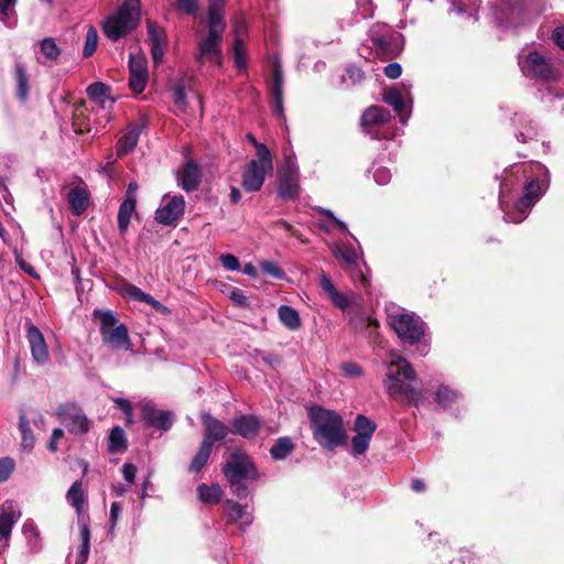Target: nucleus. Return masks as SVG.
<instances>
[{"mask_svg": "<svg viewBox=\"0 0 564 564\" xmlns=\"http://www.w3.org/2000/svg\"><path fill=\"white\" fill-rule=\"evenodd\" d=\"M525 175V167L521 164L506 169L500 180L499 206L503 213L506 223L520 224L529 215L531 208L543 196L545 189L535 178L524 182L523 194L514 203H511L510 194L517 188Z\"/></svg>", "mask_w": 564, "mask_h": 564, "instance_id": "f257e3e1", "label": "nucleus"}, {"mask_svg": "<svg viewBox=\"0 0 564 564\" xmlns=\"http://www.w3.org/2000/svg\"><path fill=\"white\" fill-rule=\"evenodd\" d=\"M383 386L388 394L403 404H413L419 408L424 395L417 388V377L411 364L398 355H392L387 366Z\"/></svg>", "mask_w": 564, "mask_h": 564, "instance_id": "f03ea898", "label": "nucleus"}, {"mask_svg": "<svg viewBox=\"0 0 564 564\" xmlns=\"http://www.w3.org/2000/svg\"><path fill=\"white\" fill-rule=\"evenodd\" d=\"M519 66L527 77L541 79L539 91L541 100L547 106H555L564 99V88L557 82V70L551 59L538 51H530L519 55Z\"/></svg>", "mask_w": 564, "mask_h": 564, "instance_id": "7ed1b4c3", "label": "nucleus"}, {"mask_svg": "<svg viewBox=\"0 0 564 564\" xmlns=\"http://www.w3.org/2000/svg\"><path fill=\"white\" fill-rule=\"evenodd\" d=\"M223 473L229 484L231 494L238 499L248 498L252 491L249 481L260 479V473L251 457L241 449L230 453L228 462L223 467Z\"/></svg>", "mask_w": 564, "mask_h": 564, "instance_id": "20e7f679", "label": "nucleus"}, {"mask_svg": "<svg viewBox=\"0 0 564 564\" xmlns=\"http://www.w3.org/2000/svg\"><path fill=\"white\" fill-rule=\"evenodd\" d=\"M314 440L325 449L334 451L347 441V433L341 416L335 411L321 406L310 412Z\"/></svg>", "mask_w": 564, "mask_h": 564, "instance_id": "39448f33", "label": "nucleus"}, {"mask_svg": "<svg viewBox=\"0 0 564 564\" xmlns=\"http://www.w3.org/2000/svg\"><path fill=\"white\" fill-rule=\"evenodd\" d=\"M319 286L333 305L346 313L349 324L356 330L378 326L377 321L367 315L360 306H352L354 294L339 292L325 272L319 276Z\"/></svg>", "mask_w": 564, "mask_h": 564, "instance_id": "423d86ee", "label": "nucleus"}, {"mask_svg": "<svg viewBox=\"0 0 564 564\" xmlns=\"http://www.w3.org/2000/svg\"><path fill=\"white\" fill-rule=\"evenodd\" d=\"M140 0H126L116 12L106 18L102 24L105 35L118 41L135 26L134 17H139Z\"/></svg>", "mask_w": 564, "mask_h": 564, "instance_id": "0eeeda50", "label": "nucleus"}, {"mask_svg": "<svg viewBox=\"0 0 564 564\" xmlns=\"http://www.w3.org/2000/svg\"><path fill=\"white\" fill-rule=\"evenodd\" d=\"M389 324L403 344L414 345L425 335L426 324L412 312L398 308L388 314Z\"/></svg>", "mask_w": 564, "mask_h": 564, "instance_id": "6e6552de", "label": "nucleus"}, {"mask_svg": "<svg viewBox=\"0 0 564 564\" xmlns=\"http://www.w3.org/2000/svg\"><path fill=\"white\" fill-rule=\"evenodd\" d=\"M371 47L384 58L397 57L403 48V36L387 24L376 23L368 32Z\"/></svg>", "mask_w": 564, "mask_h": 564, "instance_id": "1a4fd4ad", "label": "nucleus"}, {"mask_svg": "<svg viewBox=\"0 0 564 564\" xmlns=\"http://www.w3.org/2000/svg\"><path fill=\"white\" fill-rule=\"evenodd\" d=\"M411 88L412 84L409 80H403L400 85L387 88L382 95L383 101L392 107L402 124L406 123L412 111Z\"/></svg>", "mask_w": 564, "mask_h": 564, "instance_id": "9d476101", "label": "nucleus"}, {"mask_svg": "<svg viewBox=\"0 0 564 564\" xmlns=\"http://www.w3.org/2000/svg\"><path fill=\"white\" fill-rule=\"evenodd\" d=\"M57 417L70 434L84 435L89 431L90 422L77 403H63L57 408Z\"/></svg>", "mask_w": 564, "mask_h": 564, "instance_id": "9b49d317", "label": "nucleus"}, {"mask_svg": "<svg viewBox=\"0 0 564 564\" xmlns=\"http://www.w3.org/2000/svg\"><path fill=\"white\" fill-rule=\"evenodd\" d=\"M272 171V158H269L268 161H261L259 158L252 159L245 167L241 186L246 192H258L263 186L267 174Z\"/></svg>", "mask_w": 564, "mask_h": 564, "instance_id": "f8f14e48", "label": "nucleus"}, {"mask_svg": "<svg viewBox=\"0 0 564 564\" xmlns=\"http://www.w3.org/2000/svg\"><path fill=\"white\" fill-rule=\"evenodd\" d=\"M223 507L227 524H236L241 533L247 532V530L252 525L254 520V509L251 505H242L236 500L226 499L223 502Z\"/></svg>", "mask_w": 564, "mask_h": 564, "instance_id": "ddd939ff", "label": "nucleus"}, {"mask_svg": "<svg viewBox=\"0 0 564 564\" xmlns=\"http://www.w3.org/2000/svg\"><path fill=\"white\" fill-rule=\"evenodd\" d=\"M377 424L366 415L358 414L355 420L356 435L351 440L350 454L355 457L362 455L369 448Z\"/></svg>", "mask_w": 564, "mask_h": 564, "instance_id": "4468645a", "label": "nucleus"}, {"mask_svg": "<svg viewBox=\"0 0 564 564\" xmlns=\"http://www.w3.org/2000/svg\"><path fill=\"white\" fill-rule=\"evenodd\" d=\"M25 330L33 361L37 366H45L50 360V351L44 335L31 321L25 322Z\"/></svg>", "mask_w": 564, "mask_h": 564, "instance_id": "2eb2a0df", "label": "nucleus"}, {"mask_svg": "<svg viewBox=\"0 0 564 564\" xmlns=\"http://www.w3.org/2000/svg\"><path fill=\"white\" fill-rule=\"evenodd\" d=\"M511 122L514 128V138L521 143L536 140L542 132V126L524 113H514V117L511 118Z\"/></svg>", "mask_w": 564, "mask_h": 564, "instance_id": "dca6fc26", "label": "nucleus"}, {"mask_svg": "<svg viewBox=\"0 0 564 564\" xmlns=\"http://www.w3.org/2000/svg\"><path fill=\"white\" fill-rule=\"evenodd\" d=\"M147 32L151 46L153 63L158 66L162 64L167 47V35L163 28L159 26L152 20L147 21Z\"/></svg>", "mask_w": 564, "mask_h": 564, "instance_id": "f3484780", "label": "nucleus"}, {"mask_svg": "<svg viewBox=\"0 0 564 564\" xmlns=\"http://www.w3.org/2000/svg\"><path fill=\"white\" fill-rule=\"evenodd\" d=\"M185 212V199L182 195L172 196L167 203L155 212V220L162 225H175Z\"/></svg>", "mask_w": 564, "mask_h": 564, "instance_id": "a211bd4d", "label": "nucleus"}, {"mask_svg": "<svg viewBox=\"0 0 564 564\" xmlns=\"http://www.w3.org/2000/svg\"><path fill=\"white\" fill-rule=\"evenodd\" d=\"M221 42L223 34L208 32L206 37L198 43L195 54L197 62L204 63L205 61H210L219 63L221 59Z\"/></svg>", "mask_w": 564, "mask_h": 564, "instance_id": "6ab92c4d", "label": "nucleus"}, {"mask_svg": "<svg viewBox=\"0 0 564 564\" xmlns=\"http://www.w3.org/2000/svg\"><path fill=\"white\" fill-rule=\"evenodd\" d=\"M129 87L135 94L145 89L148 83L147 59L142 55L130 54L129 56Z\"/></svg>", "mask_w": 564, "mask_h": 564, "instance_id": "aec40b11", "label": "nucleus"}, {"mask_svg": "<svg viewBox=\"0 0 564 564\" xmlns=\"http://www.w3.org/2000/svg\"><path fill=\"white\" fill-rule=\"evenodd\" d=\"M283 87H284V75L279 61L273 63L272 82L269 85L270 95L272 97V112L278 118H284V106H283Z\"/></svg>", "mask_w": 564, "mask_h": 564, "instance_id": "412c9836", "label": "nucleus"}, {"mask_svg": "<svg viewBox=\"0 0 564 564\" xmlns=\"http://www.w3.org/2000/svg\"><path fill=\"white\" fill-rule=\"evenodd\" d=\"M174 419L171 411L159 410L150 403L142 405V420L148 427L167 431L172 427Z\"/></svg>", "mask_w": 564, "mask_h": 564, "instance_id": "4be33fe9", "label": "nucleus"}, {"mask_svg": "<svg viewBox=\"0 0 564 564\" xmlns=\"http://www.w3.org/2000/svg\"><path fill=\"white\" fill-rule=\"evenodd\" d=\"M200 419L204 425L203 442L207 443L212 447L216 442H223L231 432V429L228 425L209 413H203Z\"/></svg>", "mask_w": 564, "mask_h": 564, "instance_id": "5701e85b", "label": "nucleus"}, {"mask_svg": "<svg viewBox=\"0 0 564 564\" xmlns=\"http://www.w3.org/2000/svg\"><path fill=\"white\" fill-rule=\"evenodd\" d=\"M231 433L239 435L247 440H252L258 436L262 426L261 420L253 414H241L236 416L230 422Z\"/></svg>", "mask_w": 564, "mask_h": 564, "instance_id": "b1692460", "label": "nucleus"}, {"mask_svg": "<svg viewBox=\"0 0 564 564\" xmlns=\"http://www.w3.org/2000/svg\"><path fill=\"white\" fill-rule=\"evenodd\" d=\"M202 172L198 163L193 159L188 160L178 173V186L186 193H191L198 188Z\"/></svg>", "mask_w": 564, "mask_h": 564, "instance_id": "393cba45", "label": "nucleus"}, {"mask_svg": "<svg viewBox=\"0 0 564 564\" xmlns=\"http://www.w3.org/2000/svg\"><path fill=\"white\" fill-rule=\"evenodd\" d=\"M21 518V511L13 501L7 500L0 508V536L8 539L13 525Z\"/></svg>", "mask_w": 564, "mask_h": 564, "instance_id": "a878e982", "label": "nucleus"}, {"mask_svg": "<svg viewBox=\"0 0 564 564\" xmlns=\"http://www.w3.org/2000/svg\"><path fill=\"white\" fill-rule=\"evenodd\" d=\"M66 501L75 509L78 518L87 516V495L83 489L82 480H76L72 484L66 492Z\"/></svg>", "mask_w": 564, "mask_h": 564, "instance_id": "bb28decb", "label": "nucleus"}, {"mask_svg": "<svg viewBox=\"0 0 564 564\" xmlns=\"http://www.w3.org/2000/svg\"><path fill=\"white\" fill-rule=\"evenodd\" d=\"M279 195L283 199H294L299 196L297 172L289 166L282 174L279 183Z\"/></svg>", "mask_w": 564, "mask_h": 564, "instance_id": "cd10ccee", "label": "nucleus"}, {"mask_svg": "<svg viewBox=\"0 0 564 564\" xmlns=\"http://www.w3.org/2000/svg\"><path fill=\"white\" fill-rule=\"evenodd\" d=\"M101 337L104 343L113 349L130 348L128 328L123 324L117 325L116 327L109 329L102 334Z\"/></svg>", "mask_w": 564, "mask_h": 564, "instance_id": "c85d7f7f", "label": "nucleus"}, {"mask_svg": "<svg viewBox=\"0 0 564 564\" xmlns=\"http://www.w3.org/2000/svg\"><path fill=\"white\" fill-rule=\"evenodd\" d=\"M464 399V394L449 386L442 384L435 392V402L444 410H452Z\"/></svg>", "mask_w": 564, "mask_h": 564, "instance_id": "c756f323", "label": "nucleus"}, {"mask_svg": "<svg viewBox=\"0 0 564 564\" xmlns=\"http://www.w3.org/2000/svg\"><path fill=\"white\" fill-rule=\"evenodd\" d=\"M142 127L138 124H130L127 132L117 142V154L118 156H124L138 144L139 137L141 134Z\"/></svg>", "mask_w": 564, "mask_h": 564, "instance_id": "7c9ffc66", "label": "nucleus"}, {"mask_svg": "<svg viewBox=\"0 0 564 564\" xmlns=\"http://www.w3.org/2000/svg\"><path fill=\"white\" fill-rule=\"evenodd\" d=\"M123 294L133 301H139L149 304L152 308H154L156 312L165 313L167 312V307L164 306L161 302L155 300L152 295L143 292L141 289L133 284H126L123 286Z\"/></svg>", "mask_w": 564, "mask_h": 564, "instance_id": "2f4dec72", "label": "nucleus"}, {"mask_svg": "<svg viewBox=\"0 0 564 564\" xmlns=\"http://www.w3.org/2000/svg\"><path fill=\"white\" fill-rule=\"evenodd\" d=\"M390 111L381 106L368 107L361 116V124L365 128L380 126L390 120Z\"/></svg>", "mask_w": 564, "mask_h": 564, "instance_id": "473e14b6", "label": "nucleus"}, {"mask_svg": "<svg viewBox=\"0 0 564 564\" xmlns=\"http://www.w3.org/2000/svg\"><path fill=\"white\" fill-rule=\"evenodd\" d=\"M88 97L98 102L102 108L113 105L115 99L110 97V87L101 82L90 84L87 89Z\"/></svg>", "mask_w": 564, "mask_h": 564, "instance_id": "72a5a7b5", "label": "nucleus"}, {"mask_svg": "<svg viewBox=\"0 0 564 564\" xmlns=\"http://www.w3.org/2000/svg\"><path fill=\"white\" fill-rule=\"evenodd\" d=\"M68 204L74 215H82L89 203V195L83 187H73L67 194Z\"/></svg>", "mask_w": 564, "mask_h": 564, "instance_id": "f704fd0d", "label": "nucleus"}, {"mask_svg": "<svg viewBox=\"0 0 564 564\" xmlns=\"http://www.w3.org/2000/svg\"><path fill=\"white\" fill-rule=\"evenodd\" d=\"M14 77L17 86V97L21 102H25L29 98L30 84L26 68L22 63H17L14 66Z\"/></svg>", "mask_w": 564, "mask_h": 564, "instance_id": "c9c22d12", "label": "nucleus"}, {"mask_svg": "<svg viewBox=\"0 0 564 564\" xmlns=\"http://www.w3.org/2000/svg\"><path fill=\"white\" fill-rule=\"evenodd\" d=\"M135 198L127 195L126 199L120 204L118 210V228L120 234H124L128 230L132 213L135 209Z\"/></svg>", "mask_w": 564, "mask_h": 564, "instance_id": "e433bc0d", "label": "nucleus"}, {"mask_svg": "<svg viewBox=\"0 0 564 564\" xmlns=\"http://www.w3.org/2000/svg\"><path fill=\"white\" fill-rule=\"evenodd\" d=\"M317 213L324 216V219L321 221V228L323 230L332 231L333 229L337 228L339 231L352 236L349 232L346 223L338 219L330 209L318 207Z\"/></svg>", "mask_w": 564, "mask_h": 564, "instance_id": "4c0bfd02", "label": "nucleus"}, {"mask_svg": "<svg viewBox=\"0 0 564 564\" xmlns=\"http://www.w3.org/2000/svg\"><path fill=\"white\" fill-rule=\"evenodd\" d=\"M22 533L24 534L28 546L32 553H39L42 550V540L40 531L33 520L28 519L22 525Z\"/></svg>", "mask_w": 564, "mask_h": 564, "instance_id": "58836bf2", "label": "nucleus"}, {"mask_svg": "<svg viewBox=\"0 0 564 564\" xmlns=\"http://www.w3.org/2000/svg\"><path fill=\"white\" fill-rule=\"evenodd\" d=\"M19 430L21 433L20 446L24 452H31L35 445V435L30 426V420L25 413L19 416Z\"/></svg>", "mask_w": 564, "mask_h": 564, "instance_id": "ea45409f", "label": "nucleus"}, {"mask_svg": "<svg viewBox=\"0 0 564 564\" xmlns=\"http://www.w3.org/2000/svg\"><path fill=\"white\" fill-rule=\"evenodd\" d=\"M223 489L218 484H202L197 487L198 499L206 505H217L223 497Z\"/></svg>", "mask_w": 564, "mask_h": 564, "instance_id": "a19ab883", "label": "nucleus"}, {"mask_svg": "<svg viewBox=\"0 0 564 564\" xmlns=\"http://www.w3.org/2000/svg\"><path fill=\"white\" fill-rule=\"evenodd\" d=\"M226 24L224 22L223 6L212 3L208 8V32L224 34Z\"/></svg>", "mask_w": 564, "mask_h": 564, "instance_id": "79ce46f5", "label": "nucleus"}, {"mask_svg": "<svg viewBox=\"0 0 564 564\" xmlns=\"http://www.w3.org/2000/svg\"><path fill=\"white\" fill-rule=\"evenodd\" d=\"M294 449V443L289 436H282L275 440L274 444L270 448V456L273 460H283Z\"/></svg>", "mask_w": 564, "mask_h": 564, "instance_id": "37998d69", "label": "nucleus"}, {"mask_svg": "<svg viewBox=\"0 0 564 564\" xmlns=\"http://www.w3.org/2000/svg\"><path fill=\"white\" fill-rule=\"evenodd\" d=\"M281 323L290 330H296L301 327V317L299 312L289 305H281L278 310Z\"/></svg>", "mask_w": 564, "mask_h": 564, "instance_id": "c03bdc74", "label": "nucleus"}, {"mask_svg": "<svg viewBox=\"0 0 564 564\" xmlns=\"http://www.w3.org/2000/svg\"><path fill=\"white\" fill-rule=\"evenodd\" d=\"M213 447L208 445L207 443L202 442L197 453L193 457L191 464H189V471L198 473L203 469V467L207 464L210 454H212Z\"/></svg>", "mask_w": 564, "mask_h": 564, "instance_id": "a18cd8bd", "label": "nucleus"}, {"mask_svg": "<svg viewBox=\"0 0 564 564\" xmlns=\"http://www.w3.org/2000/svg\"><path fill=\"white\" fill-rule=\"evenodd\" d=\"M127 448V438L122 427L113 426L109 434L108 449L110 453H120Z\"/></svg>", "mask_w": 564, "mask_h": 564, "instance_id": "49530a36", "label": "nucleus"}, {"mask_svg": "<svg viewBox=\"0 0 564 564\" xmlns=\"http://www.w3.org/2000/svg\"><path fill=\"white\" fill-rule=\"evenodd\" d=\"M94 316L98 318L100 323V334H105L109 329L117 326L118 318L115 316V314L111 311H104V310H95Z\"/></svg>", "mask_w": 564, "mask_h": 564, "instance_id": "de8ad7c7", "label": "nucleus"}, {"mask_svg": "<svg viewBox=\"0 0 564 564\" xmlns=\"http://www.w3.org/2000/svg\"><path fill=\"white\" fill-rule=\"evenodd\" d=\"M333 252H334L335 257L341 258L346 262V264L349 267L356 264V262H357L358 253L354 246L341 247V246L337 245L334 248Z\"/></svg>", "mask_w": 564, "mask_h": 564, "instance_id": "09e8293b", "label": "nucleus"}, {"mask_svg": "<svg viewBox=\"0 0 564 564\" xmlns=\"http://www.w3.org/2000/svg\"><path fill=\"white\" fill-rule=\"evenodd\" d=\"M98 45V33L94 26H89L86 34V40L84 44L83 55L84 57L91 56L97 48Z\"/></svg>", "mask_w": 564, "mask_h": 564, "instance_id": "8fccbe9b", "label": "nucleus"}, {"mask_svg": "<svg viewBox=\"0 0 564 564\" xmlns=\"http://www.w3.org/2000/svg\"><path fill=\"white\" fill-rule=\"evenodd\" d=\"M173 102L182 111L187 107V95L183 82L176 83L173 87Z\"/></svg>", "mask_w": 564, "mask_h": 564, "instance_id": "3c124183", "label": "nucleus"}, {"mask_svg": "<svg viewBox=\"0 0 564 564\" xmlns=\"http://www.w3.org/2000/svg\"><path fill=\"white\" fill-rule=\"evenodd\" d=\"M40 50L51 61H55L61 54V50L52 37L44 39L40 44Z\"/></svg>", "mask_w": 564, "mask_h": 564, "instance_id": "603ef678", "label": "nucleus"}, {"mask_svg": "<svg viewBox=\"0 0 564 564\" xmlns=\"http://www.w3.org/2000/svg\"><path fill=\"white\" fill-rule=\"evenodd\" d=\"M259 265L261 271L269 276L275 279H283L285 276L284 271L274 261L264 260Z\"/></svg>", "mask_w": 564, "mask_h": 564, "instance_id": "864d4df0", "label": "nucleus"}, {"mask_svg": "<svg viewBox=\"0 0 564 564\" xmlns=\"http://www.w3.org/2000/svg\"><path fill=\"white\" fill-rule=\"evenodd\" d=\"M254 358H256L257 362H259L261 360L263 364L268 365L269 367H271L273 369L276 368L281 364V359L278 355L264 352L261 350L254 351Z\"/></svg>", "mask_w": 564, "mask_h": 564, "instance_id": "5fc2aeb1", "label": "nucleus"}, {"mask_svg": "<svg viewBox=\"0 0 564 564\" xmlns=\"http://www.w3.org/2000/svg\"><path fill=\"white\" fill-rule=\"evenodd\" d=\"M248 141L254 145L257 152L256 158H259L261 161H268L269 158H272L270 150L263 143L257 141V139L252 134H247Z\"/></svg>", "mask_w": 564, "mask_h": 564, "instance_id": "6e6d98bb", "label": "nucleus"}, {"mask_svg": "<svg viewBox=\"0 0 564 564\" xmlns=\"http://www.w3.org/2000/svg\"><path fill=\"white\" fill-rule=\"evenodd\" d=\"M364 75L365 74L360 67L356 65H348L345 69V76L343 80L346 82L348 79L350 84L355 85L362 80Z\"/></svg>", "mask_w": 564, "mask_h": 564, "instance_id": "4d7b16f0", "label": "nucleus"}, {"mask_svg": "<svg viewBox=\"0 0 564 564\" xmlns=\"http://www.w3.org/2000/svg\"><path fill=\"white\" fill-rule=\"evenodd\" d=\"M373 169V180L378 185H387L392 177L391 171L388 167L384 166H378Z\"/></svg>", "mask_w": 564, "mask_h": 564, "instance_id": "13d9d810", "label": "nucleus"}, {"mask_svg": "<svg viewBox=\"0 0 564 564\" xmlns=\"http://www.w3.org/2000/svg\"><path fill=\"white\" fill-rule=\"evenodd\" d=\"M14 466V460L11 457H3L0 459V482H4L9 479Z\"/></svg>", "mask_w": 564, "mask_h": 564, "instance_id": "bf43d9fd", "label": "nucleus"}, {"mask_svg": "<svg viewBox=\"0 0 564 564\" xmlns=\"http://www.w3.org/2000/svg\"><path fill=\"white\" fill-rule=\"evenodd\" d=\"M221 265L229 271L240 270V261L238 257L232 253H224L219 257Z\"/></svg>", "mask_w": 564, "mask_h": 564, "instance_id": "052dcab7", "label": "nucleus"}, {"mask_svg": "<svg viewBox=\"0 0 564 564\" xmlns=\"http://www.w3.org/2000/svg\"><path fill=\"white\" fill-rule=\"evenodd\" d=\"M228 297L239 307H247L249 305L247 295L239 288H231Z\"/></svg>", "mask_w": 564, "mask_h": 564, "instance_id": "680f3d73", "label": "nucleus"}, {"mask_svg": "<svg viewBox=\"0 0 564 564\" xmlns=\"http://www.w3.org/2000/svg\"><path fill=\"white\" fill-rule=\"evenodd\" d=\"M176 6L188 15H195L198 11V0H176Z\"/></svg>", "mask_w": 564, "mask_h": 564, "instance_id": "e2e57ef3", "label": "nucleus"}, {"mask_svg": "<svg viewBox=\"0 0 564 564\" xmlns=\"http://www.w3.org/2000/svg\"><path fill=\"white\" fill-rule=\"evenodd\" d=\"M245 47L241 41L235 43V63L238 68H246Z\"/></svg>", "mask_w": 564, "mask_h": 564, "instance_id": "0e129e2a", "label": "nucleus"}, {"mask_svg": "<svg viewBox=\"0 0 564 564\" xmlns=\"http://www.w3.org/2000/svg\"><path fill=\"white\" fill-rule=\"evenodd\" d=\"M82 542L90 543V529L88 516L78 518Z\"/></svg>", "mask_w": 564, "mask_h": 564, "instance_id": "69168bd1", "label": "nucleus"}, {"mask_svg": "<svg viewBox=\"0 0 564 564\" xmlns=\"http://www.w3.org/2000/svg\"><path fill=\"white\" fill-rule=\"evenodd\" d=\"M121 473L127 482L133 484L135 475H137L135 465H133L131 463H124L121 467Z\"/></svg>", "mask_w": 564, "mask_h": 564, "instance_id": "338daca9", "label": "nucleus"}, {"mask_svg": "<svg viewBox=\"0 0 564 564\" xmlns=\"http://www.w3.org/2000/svg\"><path fill=\"white\" fill-rule=\"evenodd\" d=\"M383 73L384 75L388 77V78H391V79H397L401 76L402 74V67L399 63H389L384 69H383Z\"/></svg>", "mask_w": 564, "mask_h": 564, "instance_id": "774afa93", "label": "nucleus"}]
</instances>
